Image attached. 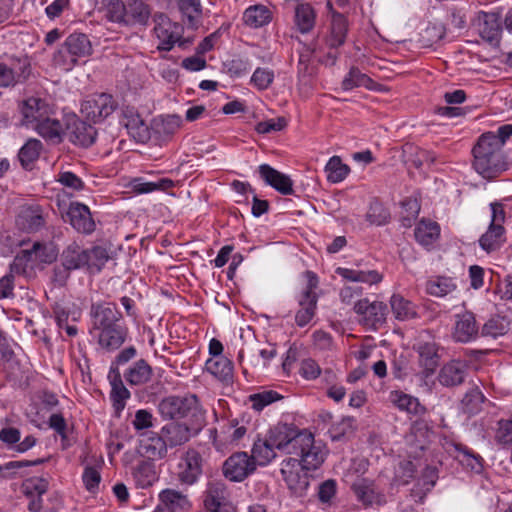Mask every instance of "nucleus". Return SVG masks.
<instances>
[{
  "instance_id": "f257e3e1",
  "label": "nucleus",
  "mask_w": 512,
  "mask_h": 512,
  "mask_svg": "<svg viewBox=\"0 0 512 512\" xmlns=\"http://www.w3.org/2000/svg\"><path fill=\"white\" fill-rule=\"evenodd\" d=\"M268 442L285 454L303 457L310 467H320L325 459V451L315 444L314 436L293 424L277 423L266 433Z\"/></svg>"
},
{
  "instance_id": "f03ea898",
  "label": "nucleus",
  "mask_w": 512,
  "mask_h": 512,
  "mask_svg": "<svg viewBox=\"0 0 512 512\" xmlns=\"http://www.w3.org/2000/svg\"><path fill=\"white\" fill-rule=\"evenodd\" d=\"M20 124L34 130L46 141L60 143L64 124L57 117V110L45 98L29 96L19 103Z\"/></svg>"
},
{
  "instance_id": "7ed1b4c3",
  "label": "nucleus",
  "mask_w": 512,
  "mask_h": 512,
  "mask_svg": "<svg viewBox=\"0 0 512 512\" xmlns=\"http://www.w3.org/2000/svg\"><path fill=\"white\" fill-rule=\"evenodd\" d=\"M511 136L512 124H505L496 133L487 132L479 137L472 150L473 166L479 174L490 177L504 168L502 148Z\"/></svg>"
},
{
  "instance_id": "20e7f679",
  "label": "nucleus",
  "mask_w": 512,
  "mask_h": 512,
  "mask_svg": "<svg viewBox=\"0 0 512 512\" xmlns=\"http://www.w3.org/2000/svg\"><path fill=\"white\" fill-rule=\"evenodd\" d=\"M101 9L106 20L124 27H147L152 15L143 0H102Z\"/></svg>"
},
{
  "instance_id": "39448f33",
  "label": "nucleus",
  "mask_w": 512,
  "mask_h": 512,
  "mask_svg": "<svg viewBox=\"0 0 512 512\" xmlns=\"http://www.w3.org/2000/svg\"><path fill=\"white\" fill-rule=\"evenodd\" d=\"M92 44L84 33H72L54 53L53 62L62 70L70 71L79 60L92 54Z\"/></svg>"
},
{
  "instance_id": "423d86ee",
  "label": "nucleus",
  "mask_w": 512,
  "mask_h": 512,
  "mask_svg": "<svg viewBox=\"0 0 512 512\" xmlns=\"http://www.w3.org/2000/svg\"><path fill=\"white\" fill-rule=\"evenodd\" d=\"M317 468L310 467L303 461V457H290L282 461L280 473L292 496L302 498L307 495L311 477L309 471Z\"/></svg>"
},
{
  "instance_id": "0eeeda50",
  "label": "nucleus",
  "mask_w": 512,
  "mask_h": 512,
  "mask_svg": "<svg viewBox=\"0 0 512 512\" xmlns=\"http://www.w3.org/2000/svg\"><path fill=\"white\" fill-rule=\"evenodd\" d=\"M353 311L357 321L367 330H378L386 323L388 307L381 301H370L363 298L355 302Z\"/></svg>"
},
{
  "instance_id": "6e6552de",
  "label": "nucleus",
  "mask_w": 512,
  "mask_h": 512,
  "mask_svg": "<svg viewBox=\"0 0 512 512\" xmlns=\"http://www.w3.org/2000/svg\"><path fill=\"white\" fill-rule=\"evenodd\" d=\"M307 286L298 297L299 310L295 315V322L299 327L306 326L315 316L318 297L315 289L318 285L317 276L306 271Z\"/></svg>"
},
{
  "instance_id": "1a4fd4ad",
  "label": "nucleus",
  "mask_w": 512,
  "mask_h": 512,
  "mask_svg": "<svg viewBox=\"0 0 512 512\" xmlns=\"http://www.w3.org/2000/svg\"><path fill=\"white\" fill-rule=\"evenodd\" d=\"M198 411L196 395L168 396L159 404L160 414L168 419L186 418L195 416Z\"/></svg>"
},
{
  "instance_id": "9d476101",
  "label": "nucleus",
  "mask_w": 512,
  "mask_h": 512,
  "mask_svg": "<svg viewBox=\"0 0 512 512\" xmlns=\"http://www.w3.org/2000/svg\"><path fill=\"white\" fill-rule=\"evenodd\" d=\"M153 21L155 24L153 32L159 41L158 49L170 51L180 40L183 27L176 22H172L170 18L162 12L155 13Z\"/></svg>"
},
{
  "instance_id": "9b49d317",
  "label": "nucleus",
  "mask_w": 512,
  "mask_h": 512,
  "mask_svg": "<svg viewBox=\"0 0 512 512\" xmlns=\"http://www.w3.org/2000/svg\"><path fill=\"white\" fill-rule=\"evenodd\" d=\"M31 74V65L27 59H11L9 63L0 62V88L14 87L24 83Z\"/></svg>"
},
{
  "instance_id": "f8f14e48",
  "label": "nucleus",
  "mask_w": 512,
  "mask_h": 512,
  "mask_svg": "<svg viewBox=\"0 0 512 512\" xmlns=\"http://www.w3.org/2000/svg\"><path fill=\"white\" fill-rule=\"evenodd\" d=\"M256 465L246 452H237L227 458L223 464L224 476L233 482H241L252 474Z\"/></svg>"
},
{
  "instance_id": "ddd939ff",
  "label": "nucleus",
  "mask_w": 512,
  "mask_h": 512,
  "mask_svg": "<svg viewBox=\"0 0 512 512\" xmlns=\"http://www.w3.org/2000/svg\"><path fill=\"white\" fill-rule=\"evenodd\" d=\"M203 459L195 449H188L178 464V480L185 485L195 484L202 474Z\"/></svg>"
},
{
  "instance_id": "4468645a",
  "label": "nucleus",
  "mask_w": 512,
  "mask_h": 512,
  "mask_svg": "<svg viewBox=\"0 0 512 512\" xmlns=\"http://www.w3.org/2000/svg\"><path fill=\"white\" fill-rule=\"evenodd\" d=\"M117 107L113 97L106 93H101L84 101L81 105V111L93 122H99L111 115Z\"/></svg>"
},
{
  "instance_id": "2eb2a0df",
  "label": "nucleus",
  "mask_w": 512,
  "mask_h": 512,
  "mask_svg": "<svg viewBox=\"0 0 512 512\" xmlns=\"http://www.w3.org/2000/svg\"><path fill=\"white\" fill-rule=\"evenodd\" d=\"M64 135L75 145L89 147L94 143L97 132L92 125L74 116L64 125Z\"/></svg>"
},
{
  "instance_id": "dca6fc26",
  "label": "nucleus",
  "mask_w": 512,
  "mask_h": 512,
  "mask_svg": "<svg viewBox=\"0 0 512 512\" xmlns=\"http://www.w3.org/2000/svg\"><path fill=\"white\" fill-rule=\"evenodd\" d=\"M229 495V490L224 482L210 481L205 491V508L209 512H227L230 507Z\"/></svg>"
},
{
  "instance_id": "f3484780",
  "label": "nucleus",
  "mask_w": 512,
  "mask_h": 512,
  "mask_svg": "<svg viewBox=\"0 0 512 512\" xmlns=\"http://www.w3.org/2000/svg\"><path fill=\"white\" fill-rule=\"evenodd\" d=\"M45 223L44 212L39 205L21 206L15 220L17 228L26 233L39 231Z\"/></svg>"
},
{
  "instance_id": "a211bd4d",
  "label": "nucleus",
  "mask_w": 512,
  "mask_h": 512,
  "mask_svg": "<svg viewBox=\"0 0 512 512\" xmlns=\"http://www.w3.org/2000/svg\"><path fill=\"white\" fill-rule=\"evenodd\" d=\"M61 261L63 269H56L55 273L60 274L61 280L65 281L68 277L67 271L87 267V249L72 243L62 252Z\"/></svg>"
},
{
  "instance_id": "6ab92c4d",
  "label": "nucleus",
  "mask_w": 512,
  "mask_h": 512,
  "mask_svg": "<svg viewBox=\"0 0 512 512\" xmlns=\"http://www.w3.org/2000/svg\"><path fill=\"white\" fill-rule=\"evenodd\" d=\"M90 315L92 327L97 331L118 325L117 322L121 317V313L117 310L116 305L112 303L92 304Z\"/></svg>"
},
{
  "instance_id": "aec40b11",
  "label": "nucleus",
  "mask_w": 512,
  "mask_h": 512,
  "mask_svg": "<svg viewBox=\"0 0 512 512\" xmlns=\"http://www.w3.org/2000/svg\"><path fill=\"white\" fill-rule=\"evenodd\" d=\"M190 508L187 495L174 489H165L159 493V503L153 512H188Z\"/></svg>"
},
{
  "instance_id": "412c9836",
  "label": "nucleus",
  "mask_w": 512,
  "mask_h": 512,
  "mask_svg": "<svg viewBox=\"0 0 512 512\" xmlns=\"http://www.w3.org/2000/svg\"><path fill=\"white\" fill-rule=\"evenodd\" d=\"M67 217L72 227L80 233L91 234L95 230V222L90 209L82 203L71 202Z\"/></svg>"
},
{
  "instance_id": "4be33fe9",
  "label": "nucleus",
  "mask_w": 512,
  "mask_h": 512,
  "mask_svg": "<svg viewBox=\"0 0 512 512\" xmlns=\"http://www.w3.org/2000/svg\"><path fill=\"white\" fill-rule=\"evenodd\" d=\"M453 338L457 342L468 343L475 340L479 335V326L475 316L471 312H464L456 315Z\"/></svg>"
},
{
  "instance_id": "5701e85b",
  "label": "nucleus",
  "mask_w": 512,
  "mask_h": 512,
  "mask_svg": "<svg viewBox=\"0 0 512 512\" xmlns=\"http://www.w3.org/2000/svg\"><path fill=\"white\" fill-rule=\"evenodd\" d=\"M351 489L358 502L362 503L364 507L384 502L383 494L378 491L374 481L371 479L358 478L352 483Z\"/></svg>"
},
{
  "instance_id": "b1692460",
  "label": "nucleus",
  "mask_w": 512,
  "mask_h": 512,
  "mask_svg": "<svg viewBox=\"0 0 512 512\" xmlns=\"http://www.w3.org/2000/svg\"><path fill=\"white\" fill-rule=\"evenodd\" d=\"M122 115L121 123L137 142L145 143L150 139V130L147 124L133 107L123 109Z\"/></svg>"
},
{
  "instance_id": "393cba45",
  "label": "nucleus",
  "mask_w": 512,
  "mask_h": 512,
  "mask_svg": "<svg viewBox=\"0 0 512 512\" xmlns=\"http://www.w3.org/2000/svg\"><path fill=\"white\" fill-rule=\"evenodd\" d=\"M139 452L148 460H161L167 456L168 447L166 446L161 434L142 433Z\"/></svg>"
},
{
  "instance_id": "a878e982",
  "label": "nucleus",
  "mask_w": 512,
  "mask_h": 512,
  "mask_svg": "<svg viewBox=\"0 0 512 512\" xmlns=\"http://www.w3.org/2000/svg\"><path fill=\"white\" fill-rule=\"evenodd\" d=\"M259 173L265 183L273 187L279 193L283 195L293 194V181L288 175L274 169L268 164L260 165Z\"/></svg>"
},
{
  "instance_id": "bb28decb",
  "label": "nucleus",
  "mask_w": 512,
  "mask_h": 512,
  "mask_svg": "<svg viewBox=\"0 0 512 512\" xmlns=\"http://www.w3.org/2000/svg\"><path fill=\"white\" fill-rule=\"evenodd\" d=\"M348 32V20L340 13H333L330 26L324 37L325 46L329 49H337L345 43Z\"/></svg>"
},
{
  "instance_id": "cd10ccee",
  "label": "nucleus",
  "mask_w": 512,
  "mask_h": 512,
  "mask_svg": "<svg viewBox=\"0 0 512 512\" xmlns=\"http://www.w3.org/2000/svg\"><path fill=\"white\" fill-rule=\"evenodd\" d=\"M467 374V364L462 360H451L439 371L438 381L446 387H454L462 384Z\"/></svg>"
},
{
  "instance_id": "c85d7f7f",
  "label": "nucleus",
  "mask_w": 512,
  "mask_h": 512,
  "mask_svg": "<svg viewBox=\"0 0 512 512\" xmlns=\"http://www.w3.org/2000/svg\"><path fill=\"white\" fill-rule=\"evenodd\" d=\"M446 450L467 469L476 473L482 470V458L467 446L461 443L451 442L447 444Z\"/></svg>"
},
{
  "instance_id": "c756f323",
  "label": "nucleus",
  "mask_w": 512,
  "mask_h": 512,
  "mask_svg": "<svg viewBox=\"0 0 512 512\" xmlns=\"http://www.w3.org/2000/svg\"><path fill=\"white\" fill-rule=\"evenodd\" d=\"M167 447L173 448L189 441L191 430L186 423L170 422L160 432Z\"/></svg>"
},
{
  "instance_id": "7c9ffc66",
  "label": "nucleus",
  "mask_w": 512,
  "mask_h": 512,
  "mask_svg": "<svg viewBox=\"0 0 512 512\" xmlns=\"http://www.w3.org/2000/svg\"><path fill=\"white\" fill-rule=\"evenodd\" d=\"M414 349L418 353L419 363L424 368L426 376L431 375L440 360L438 345L435 342L419 341Z\"/></svg>"
},
{
  "instance_id": "2f4dec72",
  "label": "nucleus",
  "mask_w": 512,
  "mask_h": 512,
  "mask_svg": "<svg viewBox=\"0 0 512 512\" xmlns=\"http://www.w3.org/2000/svg\"><path fill=\"white\" fill-rule=\"evenodd\" d=\"M183 22L191 29H198L203 22V8L200 0H176Z\"/></svg>"
},
{
  "instance_id": "473e14b6",
  "label": "nucleus",
  "mask_w": 512,
  "mask_h": 512,
  "mask_svg": "<svg viewBox=\"0 0 512 512\" xmlns=\"http://www.w3.org/2000/svg\"><path fill=\"white\" fill-rule=\"evenodd\" d=\"M336 273L347 281L365 283L370 286L383 280V275L377 270L360 269L358 265L356 268L338 267Z\"/></svg>"
},
{
  "instance_id": "72a5a7b5",
  "label": "nucleus",
  "mask_w": 512,
  "mask_h": 512,
  "mask_svg": "<svg viewBox=\"0 0 512 512\" xmlns=\"http://www.w3.org/2000/svg\"><path fill=\"white\" fill-rule=\"evenodd\" d=\"M109 379L112 387L110 397L113 402V407L117 412H121L125 408L126 400L130 397V392L124 386L117 368L111 367Z\"/></svg>"
},
{
  "instance_id": "f704fd0d",
  "label": "nucleus",
  "mask_w": 512,
  "mask_h": 512,
  "mask_svg": "<svg viewBox=\"0 0 512 512\" xmlns=\"http://www.w3.org/2000/svg\"><path fill=\"white\" fill-rule=\"evenodd\" d=\"M206 370L218 380L229 384L233 381L234 367L227 357L209 358L205 364Z\"/></svg>"
},
{
  "instance_id": "c9c22d12",
  "label": "nucleus",
  "mask_w": 512,
  "mask_h": 512,
  "mask_svg": "<svg viewBox=\"0 0 512 512\" xmlns=\"http://www.w3.org/2000/svg\"><path fill=\"white\" fill-rule=\"evenodd\" d=\"M276 450L277 448L271 445L270 441L268 442V437L265 435L263 438L258 437L255 440L250 457L255 465L265 466L276 458Z\"/></svg>"
},
{
  "instance_id": "e433bc0d",
  "label": "nucleus",
  "mask_w": 512,
  "mask_h": 512,
  "mask_svg": "<svg viewBox=\"0 0 512 512\" xmlns=\"http://www.w3.org/2000/svg\"><path fill=\"white\" fill-rule=\"evenodd\" d=\"M316 11L309 3L298 4L295 8L294 23L302 34L309 33L316 23Z\"/></svg>"
},
{
  "instance_id": "4c0bfd02",
  "label": "nucleus",
  "mask_w": 512,
  "mask_h": 512,
  "mask_svg": "<svg viewBox=\"0 0 512 512\" xmlns=\"http://www.w3.org/2000/svg\"><path fill=\"white\" fill-rule=\"evenodd\" d=\"M414 234L419 244L429 248L439 238L440 227L434 221L422 220L417 224Z\"/></svg>"
},
{
  "instance_id": "58836bf2",
  "label": "nucleus",
  "mask_w": 512,
  "mask_h": 512,
  "mask_svg": "<svg viewBox=\"0 0 512 512\" xmlns=\"http://www.w3.org/2000/svg\"><path fill=\"white\" fill-rule=\"evenodd\" d=\"M505 242V229L503 226L489 225L487 231L480 237V247L490 253L501 248Z\"/></svg>"
},
{
  "instance_id": "ea45409f",
  "label": "nucleus",
  "mask_w": 512,
  "mask_h": 512,
  "mask_svg": "<svg viewBox=\"0 0 512 512\" xmlns=\"http://www.w3.org/2000/svg\"><path fill=\"white\" fill-rule=\"evenodd\" d=\"M151 376L152 368L143 359L133 363L124 373V377L130 385H143L151 379Z\"/></svg>"
},
{
  "instance_id": "a19ab883",
  "label": "nucleus",
  "mask_w": 512,
  "mask_h": 512,
  "mask_svg": "<svg viewBox=\"0 0 512 512\" xmlns=\"http://www.w3.org/2000/svg\"><path fill=\"white\" fill-rule=\"evenodd\" d=\"M390 305L395 318L407 321L417 316L416 306L399 294L392 295Z\"/></svg>"
},
{
  "instance_id": "79ce46f5",
  "label": "nucleus",
  "mask_w": 512,
  "mask_h": 512,
  "mask_svg": "<svg viewBox=\"0 0 512 512\" xmlns=\"http://www.w3.org/2000/svg\"><path fill=\"white\" fill-rule=\"evenodd\" d=\"M389 401L401 411L410 414H418L422 407L416 397L406 394L400 390H393L389 393Z\"/></svg>"
},
{
  "instance_id": "37998d69",
  "label": "nucleus",
  "mask_w": 512,
  "mask_h": 512,
  "mask_svg": "<svg viewBox=\"0 0 512 512\" xmlns=\"http://www.w3.org/2000/svg\"><path fill=\"white\" fill-rule=\"evenodd\" d=\"M124 340L125 333L119 325L103 329L98 333V342L100 346L108 350H115L119 348Z\"/></svg>"
},
{
  "instance_id": "c03bdc74",
  "label": "nucleus",
  "mask_w": 512,
  "mask_h": 512,
  "mask_svg": "<svg viewBox=\"0 0 512 512\" xmlns=\"http://www.w3.org/2000/svg\"><path fill=\"white\" fill-rule=\"evenodd\" d=\"M437 480V472L433 467L427 466L422 474L421 479L417 483V487L412 489L411 496L416 502H422L427 492L435 485Z\"/></svg>"
},
{
  "instance_id": "a18cd8bd",
  "label": "nucleus",
  "mask_w": 512,
  "mask_h": 512,
  "mask_svg": "<svg viewBox=\"0 0 512 512\" xmlns=\"http://www.w3.org/2000/svg\"><path fill=\"white\" fill-rule=\"evenodd\" d=\"M456 283L449 277H434L427 281L426 291L435 297H444L456 289Z\"/></svg>"
},
{
  "instance_id": "49530a36",
  "label": "nucleus",
  "mask_w": 512,
  "mask_h": 512,
  "mask_svg": "<svg viewBox=\"0 0 512 512\" xmlns=\"http://www.w3.org/2000/svg\"><path fill=\"white\" fill-rule=\"evenodd\" d=\"M133 477L139 487L151 486L157 479L154 464L149 461L140 462L134 469Z\"/></svg>"
},
{
  "instance_id": "de8ad7c7",
  "label": "nucleus",
  "mask_w": 512,
  "mask_h": 512,
  "mask_svg": "<svg viewBox=\"0 0 512 512\" xmlns=\"http://www.w3.org/2000/svg\"><path fill=\"white\" fill-rule=\"evenodd\" d=\"M327 180L331 183L342 182L349 174L350 168L339 156H332L325 166Z\"/></svg>"
},
{
  "instance_id": "09e8293b",
  "label": "nucleus",
  "mask_w": 512,
  "mask_h": 512,
  "mask_svg": "<svg viewBox=\"0 0 512 512\" xmlns=\"http://www.w3.org/2000/svg\"><path fill=\"white\" fill-rule=\"evenodd\" d=\"M243 19L245 24L258 28L270 21V12L262 5L251 6L245 10Z\"/></svg>"
},
{
  "instance_id": "8fccbe9b",
  "label": "nucleus",
  "mask_w": 512,
  "mask_h": 512,
  "mask_svg": "<svg viewBox=\"0 0 512 512\" xmlns=\"http://www.w3.org/2000/svg\"><path fill=\"white\" fill-rule=\"evenodd\" d=\"M43 148L42 142L38 139H29L18 153V158L23 167H28L39 158Z\"/></svg>"
},
{
  "instance_id": "3c124183",
  "label": "nucleus",
  "mask_w": 512,
  "mask_h": 512,
  "mask_svg": "<svg viewBox=\"0 0 512 512\" xmlns=\"http://www.w3.org/2000/svg\"><path fill=\"white\" fill-rule=\"evenodd\" d=\"M373 81L366 74L362 73L358 68L352 67L349 73L342 81V88L344 90H352L357 87H365L372 89Z\"/></svg>"
},
{
  "instance_id": "603ef678",
  "label": "nucleus",
  "mask_w": 512,
  "mask_h": 512,
  "mask_svg": "<svg viewBox=\"0 0 512 512\" xmlns=\"http://www.w3.org/2000/svg\"><path fill=\"white\" fill-rule=\"evenodd\" d=\"M47 501L49 503H44L42 496H38L33 498L28 504V510L30 512H59L62 503L61 499L57 494L51 495Z\"/></svg>"
},
{
  "instance_id": "864d4df0",
  "label": "nucleus",
  "mask_w": 512,
  "mask_h": 512,
  "mask_svg": "<svg viewBox=\"0 0 512 512\" xmlns=\"http://www.w3.org/2000/svg\"><path fill=\"white\" fill-rule=\"evenodd\" d=\"M281 395L273 390H264L258 393L251 394L248 397V401L251 404L252 409L257 412L262 411L266 406L274 403L281 399Z\"/></svg>"
},
{
  "instance_id": "5fc2aeb1",
  "label": "nucleus",
  "mask_w": 512,
  "mask_h": 512,
  "mask_svg": "<svg viewBox=\"0 0 512 512\" xmlns=\"http://www.w3.org/2000/svg\"><path fill=\"white\" fill-rule=\"evenodd\" d=\"M508 330L509 322L505 318L493 317L483 325L481 335L485 337L497 338L506 334Z\"/></svg>"
},
{
  "instance_id": "6e6d98bb",
  "label": "nucleus",
  "mask_w": 512,
  "mask_h": 512,
  "mask_svg": "<svg viewBox=\"0 0 512 512\" xmlns=\"http://www.w3.org/2000/svg\"><path fill=\"white\" fill-rule=\"evenodd\" d=\"M495 441L502 447L511 448L512 451V417L497 422Z\"/></svg>"
},
{
  "instance_id": "4d7b16f0",
  "label": "nucleus",
  "mask_w": 512,
  "mask_h": 512,
  "mask_svg": "<svg viewBox=\"0 0 512 512\" xmlns=\"http://www.w3.org/2000/svg\"><path fill=\"white\" fill-rule=\"evenodd\" d=\"M390 218L388 210L379 202H373L370 204L368 212L366 214V220L376 226L385 225Z\"/></svg>"
},
{
  "instance_id": "13d9d810",
  "label": "nucleus",
  "mask_w": 512,
  "mask_h": 512,
  "mask_svg": "<svg viewBox=\"0 0 512 512\" xmlns=\"http://www.w3.org/2000/svg\"><path fill=\"white\" fill-rule=\"evenodd\" d=\"M275 78L274 71L269 68L258 67L251 76V84L259 91L268 89Z\"/></svg>"
},
{
  "instance_id": "bf43d9fd",
  "label": "nucleus",
  "mask_w": 512,
  "mask_h": 512,
  "mask_svg": "<svg viewBox=\"0 0 512 512\" xmlns=\"http://www.w3.org/2000/svg\"><path fill=\"white\" fill-rule=\"evenodd\" d=\"M87 258V268L100 271L109 260V255L106 248L95 246L91 249H87Z\"/></svg>"
},
{
  "instance_id": "052dcab7",
  "label": "nucleus",
  "mask_w": 512,
  "mask_h": 512,
  "mask_svg": "<svg viewBox=\"0 0 512 512\" xmlns=\"http://www.w3.org/2000/svg\"><path fill=\"white\" fill-rule=\"evenodd\" d=\"M28 251L29 258L31 261L50 263L56 258V253L53 249L48 248L45 244L35 242L31 249H25Z\"/></svg>"
},
{
  "instance_id": "680f3d73",
  "label": "nucleus",
  "mask_w": 512,
  "mask_h": 512,
  "mask_svg": "<svg viewBox=\"0 0 512 512\" xmlns=\"http://www.w3.org/2000/svg\"><path fill=\"white\" fill-rule=\"evenodd\" d=\"M225 67L231 76L240 77L251 69V62L248 57L237 55L225 63Z\"/></svg>"
},
{
  "instance_id": "e2e57ef3",
  "label": "nucleus",
  "mask_w": 512,
  "mask_h": 512,
  "mask_svg": "<svg viewBox=\"0 0 512 512\" xmlns=\"http://www.w3.org/2000/svg\"><path fill=\"white\" fill-rule=\"evenodd\" d=\"M181 125V118L177 115H168L155 122V131L164 136L174 134Z\"/></svg>"
},
{
  "instance_id": "0e129e2a",
  "label": "nucleus",
  "mask_w": 512,
  "mask_h": 512,
  "mask_svg": "<svg viewBox=\"0 0 512 512\" xmlns=\"http://www.w3.org/2000/svg\"><path fill=\"white\" fill-rule=\"evenodd\" d=\"M29 253L26 250H22L13 260L9 267L8 275H12L15 280L16 276L26 275L28 269V263L31 262Z\"/></svg>"
},
{
  "instance_id": "69168bd1",
  "label": "nucleus",
  "mask_w": 512,
  "mask_h": 512,
  "mask_svg": "<svg viewBox=\"0 0 512 512\" xmlns=\"http://www.w3.org/2000/svg\"><path fill=\"white\" fill-rule=\"evenodd\" d=\"M85 488L90 493H96L101 482V474L99 470L92 466H86L82 475Z\"/></svg>"
},
{
  "instance_id": "338daca9",
  "label": "nucleus",
  "mask_w": 512,
  "mask_h": 512,
  "mask_svg": "<svg viewBox=\"0 0 512 512\" xmlns=\"http://www.w3.org/2000/svg\"><path fill=\"white\" fill-rule=\"evenodd\" d=\"M57 181L61 183L63 186L70 188L74 191L83 190L85 187V184L82 181V179L70 171L59 173Z\"/></svg>"
},
{
  "instance_id": "774afa93",
  "label": "nucleus",
  "mask_w": 512,
  "mask_h": 512,
  "mask_svg": "<svg viewBox=\"0 0 512 512\" xmlns=\"http://www.w3.org/2000/svg\"><path fill=\"white\" fill-rule=\"evenodd\" d=\"M135 430L143 431L153 426V415L148 410L140 409L135 413L132 421Z\"/></svg>"
}]
</instances>
